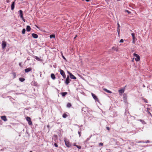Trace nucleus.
<instances>
[{
	"label": "nucleus",
	"mask_w": 152,
	"mask_h": 152,
	"mask_svg": "<svg viewBox=\"0 0 152 152\" xmlns=\"http://www.w3.org/2000/svg\"><path fill=\"white\" fill-rule=\"evenodd\" d=\"M64 141L65 144V145L67 147H69L70 146L71 144L69 142L68 140L66 139L65 138L64 139Z\"/></svg>",
	"instance_id": "nucleus-1"
},
{
	"label": "nucleus",
	"mask_w": 152,
	"mask_h": 152,
	"mask_svg": "<svg viewBox=\"0 0 152 152\" xmlns=\"http://www.w3.org/2000/svg\"><path fill=\"white\" fill-rule=\"evenodd\" d=\"M91 95H92L93 98L95 100L96 102H99V100L97 98V96H96L95 94H94L93 93H91Z\"/></svg>",
	"instance_id": "nucleus-2"
},
{
	"label": "nucleus",
	"mask_w": 152,
	"mask_h": 152,
	"mask_svg": "<svg viewBox=\"0 0 152 152\" xmlns=\"http://www.w3.org/2000/svg\"><path fill=\"white\" fill-rule=\"evenodd\" d=\"M71 80L69 79V76H67V78L65 81V83L66 85H68L69 83Z\"/></svg>",
	"instance_id": "nucleus-3"
},
{
	"label": "nucleus",
	"mask_w": 152,
	"mask_h": 152,
	"mask_svg": "<svg viewBox=\"0 0 152 152\" xmlns=\"http://www.w3.org/2000/svg\"><path fill=\"white\" fill-rule=\"evenodd\" d=\"M26 119V120L28 121V123L29 125H31L32 124V122L31 121V118L30 117H27Z\"/></svg>",
	"instance_id": "nucleus-4"
},
{
	"label": "nucleus",
	"mask_w": 152,
	"mask_h": 152,
	"mask_svg": "<svg viewBox=\"0 0 152 152\" xmlns=\"http://www.w3.org/2000/svg\"><path fill=\"white\" fill-rule=\"evenodd\" d=\"M60 74L61 75L63 76L64 78H65L66 77V76L65 74V72L63 70L60 69Z\"/></svg>",
	"instance_id": "nucleus-5"
},
{
	"label": "nucleus",
	"mask_w": 152,
	"mask_h": 152,
	"mask_svg": "<svg viewBox=\"0 0 152 152\" xmlns=\"http://www.w3.org/2000/svg\"><path fill=\"white\" fill-rule=\"evenodd\" d=\"M127 96L126 95L124 94H123V99L124 101V102L125 103H126L127 102Z\"/></svg>",
	"instance_id": "nucleus-6"
},
{
	"label": "nucleus",
	"mask_w": 152,
	"mask_h": 152,
	"mask_svg": "<svg viewBox=\"0 0 152 152\" xmlns=\"http://www.w3.org/2000/svg\"><path fill=\"white\" fill-rule=\"evenodd\" d=\"M19 13H20V17L21 18L22 20H24V18L23 17V14L22 11L20 10H19Z\"/></svg>",
	"instance_id": "nucleus-7"
},
{
	"label": "nucleus",
	"mask_w": 152,
	"mask_h": 152,
	"mask_svg": "<svg viewBox=\"0 0 152 152\" xmlns=\"http://www.w3.org/2000/svg\"><path fill=\"white\" fill-rule=\"evenodd\" d=\"M6 46V42L4 41H3L2 44V47L3 49H4Z\"/></svg>",
	"instance_id": "nucleus-8"
},
{
	"label": "nucleus",
	"mask_w": 152,
	"mask_h": 152,
	"mask_svg": "<svg viewBox=\"0 0 152 152\" xmlns=\"http://www.w3.org/2000/svg\"><path fill=\"white\" fill-rule=\"evenodd\" d=\"M32 70L31 68H26L25 69V72L26 73L28 72L31 71Z\"/></svg>",
	"instance_id": "nucleus-9"
},
{
	"label": "nucleus",
	"mask_w": 152,
	"mask_h": 152,
	"mask_svg": "<svg viewBox=\"0 0 152 152\" xmlns=\"http://www.w3.org/2000/svg\"><path fill=\"white\" fill-rule=\"evenodd\" d=\"M1 119L4 121H6L7 120V119L5 116H2L1 117Z\"/></svg>",
	"instance_id": "nucleus-10"
},
{
	"label": "nucleus",
	"mask_w": 152,
	"mask_h": 152,
	"mask_svg": "<svg viewBox=\"0 0 152 152\" xmlns=\"http://www.w3.org/2000/svg\"><path fill=\"white\" fill-rule=\"evenodd\" d=\"M32 37L35 39H36L38 37V36L37 34H35L33 33L32 34Z\"/></svg>",
	"instance_id": "nucleus-11"
},
{
	"label": "nucleus",
	"mask_w": 152,
	"mask_h": 152,
	"mask_svg": "<svg viewBox=\"0 0 152 152\" xmlns=\"http://www.w3.org/2000/svg\"><path fill=\"white\" fill-rule=\"evenodd\" d=\"M70 77L72 79H76V77L73 75L72 73H70Z\"/></svg>",
	"instance_id": "nucleus-12"
},
{
	"label": "nucleus",
	"mask_w": 152,
	"mask_h": 152,
	"mask_svg": "<svg viewBox=\"0 0 152 152\" xmlns=\"http://www.w3.org/2000/svg\"><path fill=\"white\" fill-rule=\"evenodd\" d=\"M15 2H13L11 6V9L12 10H14L15 7Z\"/></svg>",
	"instance_id": "nucleus-13"
},
{
	"label": "nucleus",
	"mask_w": 152,
	"mask_h": 152,
	"mask_svg": "<svg viewBox=\"0 0 152 152\" xmlns=\"http://www.w3.org/2000/svg\"><path fill=\"white\" fill-rule=\"evenodd\" d=\"M117 24L118 25V27H117V31H118V34H119V32L120 31V29L119 28L120 27V26L118 23H117Z\"/></svg>",
	"instance_id": "nucleus-14"
},
{
	"label": "nucleus",
	"mask_w": 152,
	"mask_h": 152,
	"mask_svg": "<svg viewBox=\"0 0 152 152\" xmlns=\"http://www.w3.org/2000/svg\"><path fill=\"white\" fill-rule=\"evenodd\" d=\"M31 27H30L29 26H27L26 29V31H30V30H31Z\"/></svg>",
	"instance_id": "nucleus-15"
},
{
	"label": "nucleus",
	"mask_w": 152,
	"mask_h": 152,
	"mask_svg": "<svg viewBox=\"0 0 152 152\" xmlns=\"http://www.w3.org/2000/svg\"><path fill=\"white\" fill-rule=\"evenodd\" d=\"M124 89H120L118 91L119 93L120 94H121L123 93L124 92Z\"/></svg>",
	"instance_id": "nucleus-16"
},
{
	"label": "nucleus",
	"mask_w": 152,
	"mask_h": 152,
	"mask_svg": "<svg viewBox=\"0 0 152 152\" xmlns=\"http://www.w3.org/2000/svg\"><path fill=\"white\" fill-rule=\"evenodd\" d=\"M51 77L53 80H54L56 78L55 76L53 74H51Z\"/></svg>",
	"instance_id": "nucleus-17"
},
{
	"label": "nucleus",
	"mask_w": 152,
	"mask_h": 152,
	"mask_svg": "<svg viewBox=\"0 0 152 152\" xmlns=\"http://www.w3.org/2000/svg\"><path fill=\"white\" fill-rule=\"evenodd\" d=\"M112 49L114 50V51H118V49L117 48H116L115 47H113L112 48Z\"/></svg>",
	"instance_id": "nucleus-18"
},
{
	"label": "nucleus",
	"mask_w": 152,
	"mask_h": 152,
	"mask_svg": "<svg viewBox=\"0 0 152 152\" xmlns=\"http://www.w3.org/2000/svg\"><path fill=\"white\" fill-rule=\"evenodd\" d=\"M67 93L66 92H62L61 93V95L63 96H65L67 94Z\"/></svg>",
	"instance_id": "nucleus-19"
},
{
	"label": "nucleus",
	"mask_w": 152,
	"mask_h": 152,
	"mask_svg": "<svg viewBox=\"0 0 152 152\" xmlns=\"http://www.w3.org/2000/svg\"><path fill=\"white\" fill-rule=\"evenodd\" d=\"M19 80L21 82H23L25 80V79L23 78L20 77L19 78Z\"/></svg>",
	"instance_id": "nucleus-20"
},
{
	"label": "nucleus",
	"mask_w": 152,
	"mask_h": 152,
	"mask_svg": "<svg viewBox=\"0 0 152 152\" xmlns=\"http://www.w3.org/2000/svg\"><path fill=\"white\" fill-rule=\"evenodd\" d=\"M35 58L38 61H41V58H39V57H38L37 56H35Z\"/></svg>",
	"instance_id": "nucleus-21"
},
{
	"label": "nucleus",
	"mask_w": 152,
	"mask_h": 152,
	"mask_svg": "<svg viewBox=\"0 0 152 152\" xmlns=\"http://www.w3.org/2000/svg\"><path fill=\"white\" fill-rule=\"evenodd\" d=\"M140 60V57L139 56L135 58V60L136 61H139Z\"/></svg>",
	"instance_id": "nucleus-22"
},
{
	"label": "nucleus",
	"mask_w": 152,
	"mask_h": 152,
	"mask_svg": "<svg viewBox=\"0 0 152 152\" xmlns=\"http://www.w3.org/2000/svg\"><path fill=\"white\" fill-rule=\"evenodd\" d=\"M139 121H140L141 122H142V124H146L145 121L143 120H142L141 119H140V120H139Z\"/></svg>",
	"instance_id": "nucleus-23"
},
{
	"label": "nucleus",
	"mask_w": 152,
	"mask_h": 152,
	"mask_svg": "<svg viewBox=\"0 0 152 152\" xmlns=\"http://www.w3.org/2000/svg\"><path fill=\"white\" fill-rule=\"evenodd\" d=\"M67 115L66 114L64 113L63 114L62 116L63 118H66L67 117Z\"/></svg>",
	"instance_id": "nucleus-24"
},
{
	"label": "nucleus",
	"mask_w": 152,
	"mask_h": 152,
	"mask_svg": "<svg viewBox=\"0 0 152 152\" xmlns=\"http://www.w3.org/2000/svg\"><path fill=\"white\" fill-rule=\"evenodd\" d=\"M50 38H54L55 37V35L54 34H52L50 35Z\"/></svg>",
	"instance_id": "nucleus-25"
},
{
	"label": "nucleus",
	"mask_w": 152,
	"mask_h": 152,
	"mask_svg": "<svg viewBox=\"0 0 152 152\" xmlns=\"http://www.w3.org/2000/svg\"><path fill=\"white\" fill-rule=\"evenodd\" d=\"M26 32V29L25 28H23L22 31V34H25Z\"/></svg>",
	"instance_id": "nucleus-26"
},
{
	"label": "nucleus",
	"mask_w": 152,
	"mask_h": 152,
	"mask_svg": "<svg viewBox=\"0 0 152 152\" xmlns=\"http://www.w3.org/2000/svg\"><path fill=\"white\" fill-rule=\"evenodd\" d=\"M105 91H106L108 93H112V92L110 91L107 90V89H105Z\"/></svg>",
	"instance_id": "nucleus-27"
},
{
	"label": "nucleus",
	"mask_w": 152,
	"mask_h": 152,
	"mask_svg": "<svg viewBox=\"0 0 152 152\" xmlns=\"http://www.w3.org/2000/svg\"><path fill=\"white\" fill-rule=\"evenodd\" d=\"M71 106V104L70 103H68L67 105V107H70Z\"/></svg>",
	"instance_id": "nucleus-28"
},
{
	"label": "nucleus",
	"mask_w": 152,
	"mask_h": 152,
	"mask_svg": "<svg viewBox=\"0 0 152 152\" xmlns=\"http://www.w3.org/2000/svg\"><path fill=\"white\" fill-rule=\"evenodd\" d=\"M134 56L136 57L139 56L137 54L135 53H134Z\"/></svg>",
	"instance_id": "nucleus-29"
},
{
	"label": "nucleus",
	"mask_w": 152,
	"mask_h": 152,
	"mask_svg": "<svg viewBox=\"0 0 152 152\" xmlns=\"http://www.w3.org/2000/svg\"><path fill=\"white\" fill-rule=\"evenodd\" d=\"M125 12H127L128 14H130L131 13V12L128 10H125Z\"/></svg>",
	"instance_id": "nucleus-30"
},
{
	"label": "nucleus",
	"mask_w": 152,
	"mask_h": 152,
	"mask_svg": "<svg viewBox=\"0 0 152 152\" xmlns=\"http://www.w3.org/2000/svg\"><path fill=\"white\" fill-rule=\"evenodd\" d=\"M131 35H132V37H134L135 34L134 33H133L131 34Z\"/></svg>",
	"instance_id": "nucleus-31"
},
{
	"label": "nucleus",
	"mask_w": 152,
	"mask_h": 152,
	"mask_svg": "<svg viewBox=\"0 0 152 152\" xmlns=\"http://www.w3.org/2000/svg\"><path fill=\"white\" fill-rule=\"evenodd\" d=\"M124 42V40L123 39H121L120 40V42Z\"/></svg>",
	"instance_id": "nucleus-32"
},
{
	"label": "nucleus",
	"mask_w": 152,
	"mask_h": 152,
	"mask_svg": "<svg viewBox=\"0 0 152 152\" xmlns=\"http://www.w3.org/2000/svg\"><path fill=\"white\" fill-rule=\"evenodd\" d=\"M77 147L79 149H80L81 148V146H80L77 145Z\"/></svg>",
	"instance_id": "nucleus-33"
},
{
	"label": "nucleus",
	"mask_w": 152,
	"mask_h": 152,
	"mask_svg": "<svg viewBox=\"0 0 152 152\" xmlns=\"http://www.w3.org/2000/svg\"><path fill=\"white\" fill-rule=\"evenodd\" d=\"M136 39L135 38V37H132V40H135Z\"/></svg>",
	"instance_id": "nucleus-34"
},
{
	"label": "nucleus",
	"mask_w": 152,
	"mask_h": 152,
	"mask_svg": "<svg viewBox=\"0 0 152 152\" xmlns=\"http://www.w3.org/2000/svg\"><path fill=\"white\" fill-rule=\"evenodd\" d=\"M103 145V143H99V145Z\"/></svg>",
	"instance_id": "nucleus-35"
},
{
	"label": "nucleus",
	"mask_w": 152,
	"mask_h": 152,
	"mask_svg": "<svg viewBox=\"0 0 152 152\" xmlns=\"http://www.w3.org/2000/svg\"><path fill=\"white\" fill-rule=\"evenodd\" d=\"M106 129L108 130H110V128L108 127H106Z\"/></svg>",
	"instance_id": "nucleus-36"
},
{
	"label": "nucleus",
	"mask_w": 152,
	"mask_h": 152,
	"mask_svg": "<svg viewBox=\"0 0 152 152\" xmlns=\"http://www.w3.org/2000/svg\"><path fill=\"white\" fill-rule=\"evenodd\" d=\"M135 40H132V43L133 44H134L135 43Z\"/></svg>",
	"instance_id": "nucleus-37"
},
{
	"label": "nucleus",
	"mask_w": 152,
	"mask_h": 152,
	"mask_svg": "<svg viewBox=\"0 0 152 152\" xmlns=\"http://www.w3.org/2000/svg\"><path fill=\"white\" fill-rule=\"evenodd\" d=\"M149 140H147L146 141V142H145L146 143H148L149 142Z\"/></svg>",
	"instance_id": "nucleus-38"
},
{
	"label": "nucleus",
	"mask_w": 152,
	"mask_h": 152,
	"mask_svg": "<svg viewBox=\"0 0 152 152\" xmlns=\"http://www.w3.org/2000/svg\"><path fill=\"white\" fill-rule=\"evenodd\" d=\"M13 74L14 76V78H15L16 76V74L15 73H13Z\"/></svg>",
	"instance_id": "nucleus-39"
},
{
	"label": "nucleus",
	"mask_w": 152,
	"mask_h": 152,
	"mask_svg": "<svg viewBox=\"0 0 152 152\" xmlns=\"http://www.w3.org/2000/svg\"><path fill=\"white\" fill-rule=\"evenodd\" d=\"M148 113L149 114L151 115V117H152V115H151V113L149 112H148Z\"/></svg>",
	"instance_id": "nucleus-40"
},
{
	"label": "nucleus",
	"mask_w": 152,
	"mask_h": 152,
	"mask_svg": "<svg viewBox=\"0 0 152 152\" xmlns=\"http://www.w3.org/2000/svg\"><path fill=\"white\" fill-rule=\"evenodd\" d=\"M19 66H21V63H19Z\"/></svg>",
	"instance_id": "nucleus-41"
},
{
	"label": "nucleus",
	"mask_w": 152,
	"mask_h": 152,
	"mask_svg": "<svg viewBox=\"0 0 152 152\" xmlns=\"http://www.w3.org/2000/svg\"><path fill=\"white\" fill-rule=\"evenodd\" d=\"M54 145H55V146L56 147H57L58 146V145H57V144H56L55 143V144H54Z\"/></svg>",
	"instance_id": "nucleus-42"
},
{
	"label": "nucleus",
	"mask_w": 152,
	"mask_h": 152,
	"mask_svg": "<svg viewBox=\"0 0 152 152\" xmlns=\"http://www.w3.org/2000/svg\"><path fill=\"white\" fill-rule=\"evenodd\" d=\"M78 134H79V137H80V132H78Z\"/></svg>",
	"instance_id": "nucleus-43"
},
{
	"label": "nucleus",
	"mask_w": 152,
	"mask_h": 152,
	"mask_svg": "<svg viewBox=\"0 0 152 152\" xmlns=\"http://www.w3.org/2000/svg\"><path fill=\"white\" fill-rule=\"evenodd\" d=\"M139 142V143H142V142H143V143H144V142H143V141H140V142Z\"/></svg>",
	"instance_id": "nucleus-44"
},
{
	"label": "nucleus",
	"mask_w": 152,
	"mask_h": 152,
	"mask_svg": "<svg viewBox=\"0 0 152 152\" xmlns=\"http://www.w3.org/2000/svg\"><path fill=\"white\" fill-rule=\"evenodd\" d=\"M85 1L87 2H88V1H89V0H85Z\"/></svg>",
	"instance_id": "nucleus-45"
},
{
	"label": "nucleus",
	"mask_w": 152,
	"mask_h": 152,
	"mask_svg": "<svg viewBox=\"0 0 152 152\" xmlns=\"http://www.w3.org/2000/svg\"><path fill=\"white\" fill-rule=\"evenodd\" d=\"M68 73L69 74V75H70V73H71L70 72H68Z\"/></svg>",
	"instance_id": "nucleus-46"
},
{
	"label": "nucleus",
	"mask_w": 152,
	"mask_h": 152,
	"mask_svg": "<svg viewBox=\"0 0 152 152\" xmlns=\"http://www.w3.org/2000/svg\"><path fill=\"white\" fill-rule=\"evenodd\" d=\"M9 2H10V1H9V0H7V3H9Z\"/></svg>",
	"instance_id": "nucleus-47"
},
{
	"label": "nucleus",
	"mask_w": 152,
	"mask_h": 152,
	"mask_svg": "<svg viewBox=\"0 0 152 152\" xmlns=\"http://www.w3.org/2000/svg\"><path fill=\"white\" fill-rule=\"evenodd\" d=\"M47 127L49 128V127H50V126H49V125H48L47 126Z\"/></svg>",
	"instance_id": "nucleus-48"
},
{
	"label": "nucleus",
	"mask_w": 152,
	"mask_h": 152,
	"mask_svg": "<svg viewBox=\"0 0 152 152\" xmlns=\"http://www.w3.org/2000/svg\"><path fill=\"white\" fill-rule=\"evenodd\" d=\"M23 20L24 21V22L25 21V20L24 19V20Z\"/></svg>",
	"instance_id": "nucleus-49"
},
{
	"label": "nucleus",
	"mask_w": 152,
	"mask_h": 152,
	"mask_svg": "<svg viewBox=\"0 0 152 152\" xmlns=\"http://www.w3.org/2000/svg\"><path fill=\"white\" fill-rule=\"evenodd\" d=\"M76 37H76H75L74 38V39H75Z\"/></svg>",
	"instance_id": "nucleus-50"
},
{
	"label": "nucleus",
	"mask_w": 152,
	"mask_h": 152,
	"mask_svg": "<svg viewBox=\"0 0 152 152\" xmlns=\"http://www.w3.org/2000/svg\"><path fill=\"white\" fill-rule=\"evenodd\" d=\"M75 145V144H74V146H75V145Z\"/></svg>",
	"instance_id": "nucleus-51"
},
{
	"label": "nucleus",
	"mask_w": 152,
	"mask_h": 152,
	"mask_svg": "<svg viewBox=\"0 0 152 152\" xmlns=\"http://www.w3.org/2000/svg\"><path fill=\"white\" fill-rule=\"evenodd\" d=\"M143 87H145V86L144 85H143Z\"/></svg>",
	"instance_id": "nucleus-52"
},
{
	"label": "nucleus",
	"mask_w": 152,
	"mask_h": 152,
	"mask_svg": "<svg viewBox=\"0 0 152 152\" xmlns=\"http://www.w3.org/2000/svg\"><path fill=\"white\" fill-rule=\"evenodd\" d=\"M77 145H75V146H76V147H77Z\"/></svg>",
	"instance_id": "nucleus-53"
}]
</instances>
